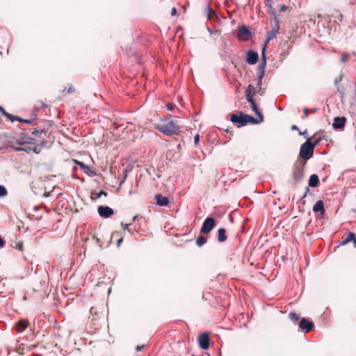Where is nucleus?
Masks as SVG:
<instances>
[{
  "label": "nucleus",
  "mask_w": 356,
  "mask_h": 356,
  "mask_svg": "<svg viewBox=\"0 0 356 356\" xmlns=\"http://www.w3.org/2000/svg\"><path fill=\"white\" fill-rule=\"evenodd\" d=\"M75 163L80 167V168L83 171V172L89 176H95L96 175V172L91 170L88 165H86L83 162L74 160Z\"/></svg>",
  "instance_id": "16"
},
{
  "label": "nucleus",
  "mask_w": 356,
  "mask_h": 356,
  "mask_svg": "<svg viewBox=\"0 0 356 356\" xmlns=\"http://www.w3.org/2000/svg\"><path fill=\"white\" fill-rule=\"evenodd\" d=\"M90 313L91 315L93 314V313H95V314H97V310H96V308L95 307H91L90 309Z\"/></svg>",
  "instance_id": "43"
},
{
  "label": "nucleus",
  "mask_w": 356,
  "mask_h": 356,
  "mask_svg": "<svg viewBox=\"0 0 356 356\" xmlns=\"http://www.w3.org/2000/svg\"><path fill=\"white\" fill-rule=\"evenodd\" d=\"M266 6L268 7V12L269 13H271L273 15L275 14V11L273 10V7L271 6V0H266Z\"/></svg>",
  "instance_id": "28"
},
{
  "label": "nucleus",
  "mask_w": 356,
  "mask_h": 356,
  "mask_svg": "<svg viewBox=\"0 0 356 356\" xmlns=\"http://www.w3.org/2000/svg\"><path fill=\"white\" fill-rule=\"evenodd\" d=\"M346 118L343 116L335 117L332 124L333 128L334 129H343L346 123Z\"/></svg>",
  "instance_id": "12"
},
{
  "label": "nucleus",
  "mask_w": 356,
  "mask_h": 356,
  "mask_svg": "<svg viewBox=\"0 0 356 356\" xmlns=\"http://www.w3.org/2000/svg\"><path fill=\"white\" fill-rule=\"evenodd\" d=\"M206 28H207V31L210 33V35H213V34H216V33L220 34L221 33V31L220 29L212 30L207 24H206Z\"/></svg>",
  "instance_id": "30"
},
{
  "label": "nucleus",
  "mask_w": 356,
  "mask_h": 356,
  "mask_svg": "<svg viewBox=\"0 0 356 356\" xmlns=\"http://www.w3.org/2000/svg\"><path fill=\"white\" fill-rule=\"evenodd\" d=\"M127 170H124V172H123V179L122 180L120 181V186H121L124 181H125V179L127 178Z\"/></svg>",
  "instance_id": "37"
},
{
  "label": "nucleus",
  "mask_w": 356,
  "mask_h": 356,
  "mask_svg": "<svg viewBox=\"0 0 356 356\" xmlns=\"http://www.w3.org/2000/svg\"><path fill=\"white\" fill-rule=\"evenodd\" d=\"M313 211L315 213L320 212L321 214L325 213L324 204L322 200H318L313 207Z\"/></svg>",
  "instance_id": "19"
},
{
  "label": "nucleus",
  "mask_w": 356,
  "mask_h": 356,
  "mask_svg": "<svg viewBox=\"0 0 356 356\" xmlns=\"http://www.w3.org/2000/svg\"><path fill=\"white\" fill-rule=\"evenodd\" d=\"M277 33V31H272L271 32L268 33L267 35V42L270 41V40L273 39L276 37V35Z\"/></svg>",
  "instance_id": "29"
},
{
  "label": "nucleus",
  "mask_w": 356,
  "mask_h": 356,
  "mask_svg": "<svg viewBox=\"0 0 356 356\" xmlns=\"http://www.w3.org/2000/svg\"><path fill=\"white\" fill-rule=\"evenodd\" d=\"M4 245H5V241L3 240V238L0 236V248H3Z\"/></svg>",
  "instance_id": "42"
},
{
  "label": "nucleus",
  "mask_w": 356,
  "mask_h": 356,
  "mask_svg": "<svg viewBox=\"0 0 356 356\" xmlns=\"http://www.w3.org/2000/svg\"><path fill=\"white\" fill-rule=\"evenodd\" d=\"M355 55L356 56V53L355 54Z\"/></svg>",
  "instance_id": "57"
},
{
  "label": "nucleus",
  "mask_w": 356,
  "mask_h": 356,
  "mask_svg": "<svg viewBox=\"0 0 356 356\" xmlns=\"http://www.w3.org/2000/svg\"><path fill=\"white\" fill-rule=\"evenodd\" d=\"M176 13H177V10L175 8H173L171 11V15H175Z\"/></svg>",
  "instance_id": "49"
},
{
  "label": "nucleus",
  "mask_w": 356,
  "mask_h": 356,
  "mask_svg": "<svg viewBox=\"0 0 356 356\" xmlns=\"http://www.w3.org/2000/svg\"><path fill=\"white\" fill-rule=\"evenodd\" d=\"M251 36L252 33L245 25H242L238 28L236 37L239 40L248 41Z\"/></svg>",
  "instance_id": "6"
},
{
  "label": "nucleus",
  "mask_w": 356,
  "mask_h": 356,
  "mask_svg": "<svg viewBox=\"0 0 356 356\" xmlns=\"http://www.w3.org/2000/svg\"><path fill=\"white\" fill-rule=\"evenodd\" d=\"M155 200L156 201V204L161 207L168 206L169 204L168 198L161 194H156L155 195Z\"/></svg>",
  "instance_id": "17"
},
{
  "label": "nucleus",
  "mask_w": 356,
  "mask_h": 356,
  "mask_svg": "<svg viewBox=\"0 0 356 356\" xmlns=\"http://www.w3.org/2000/svg\"><path fill=\"white\" fill-rule=\"evenodd\" d=\"M353 241L354 247L356 248V234L353 232H348L347 236H343L341 238V245H344Z\"/></svg>",
  "instance_id": "13"
},
{
  "label": "nucleus",
  "mask_w": 356,
  "mask_h": 356,
  "mask_svg": "<svg viewBox=\"0 0 356 356\" xmlns=\"http://www.w3.org/2000/svg\"><path fill=\"white\" fill-rule=\"evenodd\" d=\"M307 134V130H305L304 132H300V135H304Z\"/></svg>",
  "instance_id": "55"
},
{
  "label": "nucleus",
  "mask_w": 356,
  "mask_h": 356,
  "mask_svg": "<svg viewBox=\"0 0 356 356\" xmlns=\"http://www.w3.org/2000/svg\"><path fill=\"white\" fill-rule=\"evenodd\" d=\"M249 103L250 104L251 109L255 113V114L257 115V117L259 118H260V121H264L263 114L260 111L259 108L257 107L255 100H253L252 102H250Z\"/></svg>",
  "instance_id": "18"
},
{
  "label": "nucleus",
  "mask_w": 356,
  "mask_h": 356,
  "mask_svg": "<svg viewBox=\"0 0 356 356\" xmlns=\"http://www.w3.org/2000/svg\"><path fill=\"white\" fill-rule=\"evenodd\" d=\"M3 115H4L8 119H9L10 121L13 122V121H21L22 120V118H19V117H14L13 115L7 113L6 111H5V110L3 111L2 112Z\"/></svg>",
  "instance_id": "25"
},
{
  "label": "nucleus",
  "mask_w": 356,
  "mask_h": 356,
  "mask_svg": "<svg viewBox=\"0 0 356 356\" xmlns=\"http://www.w3.org/2000/svg\"><path fill=\"white\" fill-rule=\"evenodd\" d=\"M131 225V223H129V224H123L122 223V227L123 229H127V231L131 233V234H134V232L129 228V227Z\"/></svg>",
  "instance_id": "36"
},
{
  "label": "nucleus",
  "mask_w": 356,
  "mask_h": 356,
  "mask_svg": "<svg viewBox=\"0 0 356 356\" xmlns=\"http://www.w3.org/2000/svg\"><path fill=\"white\" fill-rule=\"evenodd\" d=\"M207 238L203 236H199L196 239V244L197 246H202L207 243Z\"/></svg>",
  "instance_id": "26"
},
{
  "label": "nucleus",
  "mask_w": 356,
  "mask_h": 356,
  "mask_svg": "<svg viewBox=\"0 0 356 356\" xmlns=\"http://www.w3.org/2000/svg\"><path fill=\"white\" fill-rule=\"evenodd\" d=\"M154 128L167 136H177L180 132V127L176 120L162 119L154 125Z\"/></svg>",
  "instance_id": "2"
},
{
  "label": "nucleus",
  "mask_w": 356,
  "mask_h": 356,
  "mask_svg": "<svg viewBox=\"0 0 356 356\" xmlns=\"http://www.w3.org/2000/svg\"><path fill=\"white\" fill-rule=\"evenodd\" d=\"M245 118H246V124L249 122L252 123V124H257V123L262 122V121H260V118H258V119H256V118H253L252 116L249 115L248 114L245 115Z\"/></svg>",
  "instance_id": "24"
},
{
  "label": "nucleus",
  "mask_w": 356,
  "mask_h": 356,
  "mask_svg": "<svg viewBox=\"0 0 356 356\" xmlns=\"http://www.w3.org/2000/svg\"><path fill=\"white\" fill-rule=\"evenodd\" d=\"M200 141V136L198 134H196L194 137V143L195 145H197Z\"/></svg>",
  "instance_id": "40"
},
{
  "label": "nucleus",
  "mask_w": 356,
  "mask_h": 356,
  "mask_svg": "<svg viewBox=\"0 0 356 356\" xmlns=\"http://www.w3.org/2000/svg\"><path fill=\"white\" fill-rule=\"evenodd\" d=\"M166 107H167V109L170 111H173L177 108L176 105L175 104H172V103H168L166 105Z\"/></svg>",
  "instance_id": "35"
},
{
  "label": "nucleus",
  "mask_w": 356,
  "mask_h": 356,
  "mask_svg": "<svg viewBox=\"0 0 356 356\" xmlns=\"http://www.w3.org/2000/svg\"><path fill=\"white\" fill-rule=\"evenodd\" d=\"M309 191V188H306V193H305L303 197H305L307 195V193Z\"/></svg>",
  "instance_id": "53"
},
{
  "label": "nucleus",
  "mask_w": 356,
  "mask_h": 356,
  "mask_svg": "<svg viewBox=\"0 0 356 356\" xmlns=\"http://www.w3.org/2000/svg\"><path fill=\"white\" fill-rule=\"evenodd\" d=\"M17 248L20 250H23V244L22 243H19L17 244Z\"/></svg>",
  "instance_id": "44"
},
{
  "label": "nucleus",
  "mask_w": 356,
  "mask_h": 356,
  "mask_svg": "<svg viewBox=\"0 0 356 356\" xmlns=\"http://www.w3.org/2000/svg\"><path fill=\"white\" fill-rule=\"evenodd\" d=\"M254 95H253L251 92H249L245 90V97H246V99H247V101L248 102H252L253 100H255L254 99Z\"/></svg>",
  "instance_id": "31"
},
{
  "label": "nucleus",
  "mask_w": 356,
  "mask_h": 356,
  "mask_svg": "<svg viewBox=\"0 0 356 356\" xmlns=\"http://www.w3.org/2000/svg\"><path fill=\"white\" fill-rule=\"evenodd\" d=\"M74 91H75L74 88H73V87H70V88H68V90H67V93H72V92H74Z\"/></svg>",
  "instance_id": "45"
},
{
  "label": "nucleus",
  "mask_w": 356,
  "mask_h": 356,
  "mask_svg": "<svg viewBox=\"0 0 356 356\" xmlns=\"http://www.w3.org/2000/svg\"><path fill=\"white\" fill-rule=\"evenodd\" d=\"M286 9H287V6H285V5H282V6L280 7V12H284V11H285Z\"/></svg>",
  "instance_id": "46"
},
{
  "label": "nucleus",
  "mask_w": 356,
  "mask_h": 356,
  "mask_svg": "<svg viewBox=\"0 0 356 356\" xmlns=\"http://www.w3.org/2000/svg\"><path fill=\"white\" fill-rule=\"evenodd\" d=\"M348 59V54H343L341 57V62H346Z\"/></svg>",
  "instance_id": "41"
},
{
  "label": "nucleus",
  "mask_w": 356,
  "mask_h": 356,
  "mask_svg": "<svg viewBox=\"0 0 356 356\" xmlns=\"http://www.w3.org/2000/svg\"><path fill=\"white\" fill-rule=\"evenodd\" d=\"M144 348V345L137 346L136 348V351H140Z\"/></svg>",
  "instance_id": "47"
},
{
  "label": "nucleus",
  "mask_w": 356,
  "mask_h": 356,
  "mask_svg": "<svg viewBox=\"0 0 356 356\" xmlns=\"http://www.w3.org/2000/svg\"><path fill=\"white\" fill-rule=\"evenodd\" d=\"M246 91L251 92L253 95H256L257 92H258V88L257 87H254V86L250 84L248 88L245 90Z\"/></svg>",
  "instance_id": "27"
},
{
  "label": "nucleus",
  "mask_w": 356,
  "mask_h": 356,
  "mask_svg": "<svg viewBox=\"0 0 356 356\" xmlns=\"http://www.w3.org/2000/svg\"><path fill=\"white\" fill-rule=\"evenodd\" d=\"M321 139L318 138L315 140L314 143H312L309 141H306L300 147L299 156L302 158V161H305L309 159L314 154V147L320 142Z\"/></svg>",
  "instance_id": "3"
},
{
  "label": "nucleus",
  "mask_w": 356,
  "mask_h": 356,
  "mask_svg": "<svg viewBox=\"0 0 356 356\" xmlns=\"http://www.w3.org/2000/svg\"><path fill=\"white\" fill-rule=\"evenodd\" d=\"M138 217H139V216H138V215H136V216H134L133 217V218H132V222H136V219H137Z\"/></svg>",
  "instance_id": "51"
},
{
  "label": "nucleus",
  "mask_w": 356,
  "mask_h": 356,
  "mask_svg": "<svg viewBox=\"0 0 356 356\" xmlns=\"http://www.w3.org/2000/svg\"><path fill=\"white\" fill-rule=\"evenodd\" d=\"M33 119L24 120V119L22 118V120L20 122H25V123H27V124H31L33 122Z\"/></svg>",
  "instance_id": "39"
},
{
  "label": "nucleus",
  "mask_w": 356,
  "mask_h": 356,
  "mask_svg": "<svg viewBox=\"0 0 356 356\" xmlns=\"http://www.w3.org/2000/svg\"><path fill=\"white\" fill-rule=\"evenodd\" d=\"M303 113H304L305 118H307L309 115V109H308L307 108H304Z\"/></svg>",
  "instance_id": "38"
},
{
  "label": "nucleus",
  "mask_w": 356,
  "mask_h": 356,
  "mask_svg": "<svg viewBox=\"0 0 356 356\" xmlns=\"http://www.w3.org/2000/svg\"><path fill=\"white\" fill-rule=\"evenodd\" d=\"M216 226V220L212 217H207L203 222L201 232L204 234L209 233Z\"/></svg>",
  "instance_id": "7"
},
{
  "label": "nucleus",
  "mask_w": 356,
  "mask_h": 356,
  "mask_svg": "<svg viewBox=\"0 0 356 356\" xmlns=\"http://www.w3.org/2000/svg\"><path fill=\"white\" fill-rule=\"evenodd\" d=\"M289 317H290L291 320L293 321H296L299 319V316L298 314H296V313H293V312H291L289 314Z\"/></svg>",
  "instance_id": "33"
},
{
  "label": "nucleus",
  "mask_w": 356,
  "mask_h": 356,
  "mask_svg": "<svg viewBox=\"0 0 356 356\" xmlns=\"http://www.w3.org/2000/svg\"><path fill=\"white\" fill-rule=\"evenodd\" d=\"M123 241V238H120V239L118 240L117 241V246L119 247L121 244V243Z\"/></svg>",
  "instance_id": "48"
},
{
  "label": "nucleus",
  "mask_w": 356,
  "mask_h": 356,
  "mask_svg": "<svg viewBox=\"0 0 356 356\" xmlns=\"http://www.w3.org/2000/svg\"><path fill=\"white\" fill-rule=\"evenodd\" d=\"M207 19L211 20L213 19H218L217 13L215 10L211 8L209 6L206 8Z\"/></svg>",
  "instance_id": "21"
},
{
  "label": "nucleus",
  "mask_w": 356,
  "mask_h": 356,
  "mask_svg": "<svg viewBox=\"0 0 356 356\" xmlns=\"http://www.w3.org/2000/svg\"><path fill=\"white\" fill-rule=\"evenodd\" d=\"M316 111V108H314V109L309 110V112H311V113H314Z\"/></svg>",
  "instance_id": "54"
},
{
  "label": "nucleus",
  "mask_w": 356,
  "mask_h": 356,
  "mask_svg": "<svg viewBox=\"0 0 356 356\" xmlns=\"http://www.w3.org/2000/svg\"><path fill=\"white\" fill-rule=\"evenodd\" d=\"M299 327L305 333H307L313 330L314 323L312 321L303 318L300 321Z\"/></svg>",
  "instance_id": "10"
},
{
  "label": "nucleus",
  "mask_w": 356,
  "mask_h": 356,
  "mask_svg": "<svg viewBox=\"0 0 356 356\" xmlns=\"http://www.w3.org/2000/svg\"><path fill=\"white\" fill-rule=\"evenodd\" d=\"M102 195H107V193L104 191H100L99 193H95V197H94L95 200L99 199L101 197Z\"/></svg>",
  "instance_id": "34"
},
{
  "label": "nucleus",
  "mask_w": 356,
  "mask_h": 356,
  "mask_svg": "<svg viewBox=\"0 0 356 356\" xmlns=\"http://www.w3.org/2000/svg\"><path fill=\"white\" fill-rule=\"evenodd\" d=\"M338 19L340 21H342V19H343V15L341 13H340L338 14Z\"/></svg>",
  "instance_id": "50"
},
{
  "label": "nucleus",
  "mask_w": 356,
  "mask_h": 356,
  "mask_svg": "<svg viewBox=\"0 0 356 356\" xmlns=\"http://www.w3.org/2000/svg\"><path fill=\"white\" fill-rule=\"evenodd\" d=\"M28 144L20 145L21 146L19 147H15V151H24L27 153H30L32 152V147L31 146H28Z\"/></svg>",
  "instance_id": "23"
},
{
  "label": "nucleus",
  "mask_w": 356,
  "mask_h": 356,
  "mask_svg": "<svg viewBox=\"0 0 356 356\" xmlns=\"http://www.w3.org/2000/svg\"><path fill=\"white\" fill-rule=\"evenodd\" d=\"M3 110H4V109L3 108V107H1V106H0V111L3 112Z\"/></svg>",
  "instance_id": "56"
},
{
  "label": "nucleus",
  "mask_w": 356,
  "mask_h": 356,
  "mask_svg": "<svg viewBox=\"0 0 356 356\" xmlns=\"http://www.w3.org/2000/svg\"><path fill=\"white\" fill-rule=\"evenodd\" d=\"M47 132L44 129L38 130L35 128L30 135L25 137L26 140L21 142L19 145L35 144L36 145L34 147H32V152L35 154H39L40 149L38 146H45L47 144Z\"/></svg>",
  "instance_id": "1"
},
{
  "label": "nucleus",
  "mask_w": 356,
  "mask_h": 356,
  "mask_svg": "<svg viewBox=\"0 0 356 356\" xmlns=\"http://www.w3.org/2000/svg\"><path fill=\"white\" fill-rule=\"evenodd\" d=\"M266 67V55H265V47H264L263 49H262L261 61L257 67V88H258V92H259L260 95H263L261 85H262V79L265 74Z\"/></svg>",
  "instance_id": "4"
},
{
  "label": "nucleus",
  "mask_w": 356,
  "mask_h": 356,
  "mask_svg": "<svg viewBox=\"0 0 356 356\" xmlns=\"http://www.w3.org/2000/svg\"><path fill=\"white\" fill-rule=\"evenodd\" d=\"M29 323L26 319H21L15 323V329L17 333H22L24 332L29 326Z\"/></svg>",
  "instance_id": "15"
},
{
  "label": "nucleus",
  "mask_w": 356,
  "mask_h": 356,
  "mask_svg": "<svg viewBox=\"0 0 356 356\" xmlns=\"http://www.w3.org/2000/svg\"><path fill=\"white\" fill-rule=\"evenodd\" d=\"M8 194L7 190L5 186L0 185V197H5Z\"/></svg>",
  "instance_id": "32"
},
{
  "label": "nucleus",
  "mask_w": 356,
  "mask_h": 356,
  "mask_svg": "<svg viewBox=\"0 0 356 356\" xmlns=\"http://www.w3.org/2000/svg\"><path fill=\"white\" fill-rule=\"evenodd\" d=\"M97 211L99 216L104 218H109L114 213L113 209L107 206H99Z\"/></svg>",
  "instance_id": "11"
},
{
  "label": "nucleus",
  "mask_w": 356,
  "mask_h": 356,
  "mask_svg": "<svg viewBox=\"0 0 356 356\" xmlns=\"http://www.w3.org/2000/svg\"><path fill=\"white\" fill-rule=\"evenodd\" d=\"M258 54L254 50H249L247 53L246 62L250 65L256 64L258 61Z\"/></svg>",
  "instance_id": "14"
},
{
  "label": "nucleus",
  "mask_w": 356,
  "mask_h": 356,
  "mask_svg": "<svg viewBox=\"0 0 356 356\" xmlns=\"http://www.w3.org/2000/svg\"><path fill=\"white\" fill-rule=\"evenodd\" d=\"M227 239L226 230L220 228L218 231V241L219 242H224Z\"/></svg>",
  "instance_id": "22"
},
{
  "label": "nucleus",
  "mask_w": 356,
  "mask_h": 356,
  "mask_svg": "<svg viewBox=\"0 0 356 356\" xmlns=\"http://www.w3.org/2000/svg\"><path fill=\"white\" fill-rule=\"evenodd\" d=\"M319 179L318 177L316 175H312L309 179V186L310 187H316L318 186Z\"/></svg>",
  "instance_id": "20"
},
{
  "label": "nucleus",
  "mask_w": 356,
  "mask_h": 356,
  "mask_svg": "<svg viewBox=\"0 0 356 356\" xmlns=\"http://www.w3.org/2000/svg\"><path fill=\"white\" fill-rule=\"evenodd\" d=\"M291 129H292L293 130H298V127H297L296 125H293V126L291 127Z\"/></svg>",
  "instance_id": "52"
},
{
  "label": "nucleus",
  "mask_w": 356,
  "mask_h": 356,
  "mask_svg": "<svg viewBox=\"0 0 356 356\" xmlns=\"http://www.w3.org/2000/svg\"><path fill=\"white\" fill-rule=\"evenodd\" d=\"M305 165V161H298L295 163L293 170V179L295 182L298 183L302 179Z\"/></svg>",
  "instance_id": "5"
},
{
  "label": "nucleus",
  "mask_w": 356,
  "mask_h": 356,
  "mask_svg": "<svg viewBox=\"0 0 356 356\" xmlns=\"http://www.w3.org/2000/svg\"><path fill=\"white\" fill-rule=\"evenodd\" d=\"M200 347L203 350H207L209 347V336L208 333H203L198 337Z\"/></svg>",
  "instance_id": "9"
},
{
  "label": "nucleus",
  "mask_w": 356,
  "mask_h": 356,
  "mask_svg": "<svg viewBox=\"0 0 356 356\" xmlns=\"http://www.w3.org/2000/svg\"><path fill=\"white\" fill-rule=\"evenodd\" d=\"M245 115L246 114L241 113L240 115H238L235 113H232L230 120L234 124H237L238 127H243L246 125Z\"/></svg>",
  "instance_id": "8"
}]
</instances>
